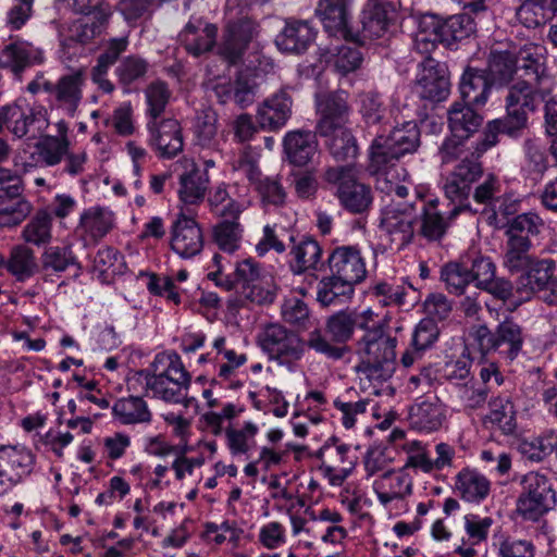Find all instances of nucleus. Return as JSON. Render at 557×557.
<instances>
[{"label":"nucleus","mask_w":557,"mask_h":557,"mask_svg":"<svg viewBox=\"0 0 557 557\" xmlns=\"http://www.w3.org/2000/svg\"><path fill=\"white\" fill-rule=\"evenodd\" d=\"M374 320L375 313L371 309L338 310L325 319L324 331L329 338L317 329L309 333L307 345L331 360H341L351 352L347 343L354 339L356 330H360L362 334L366 333Z\"/></svg>","instance_id":"1"},{"label":"nucleus","mask_w":557,"mask_h":557,"mask_svg":"<svg viewBox=\"0 0 557 557\" xmlns=\"http://www.w3.org/2000/svg\"><path fill=\"white\" fill-rule=\"evenodd\" d=\"M396 345V337L386 334L384 326L374 320L356 341L357 373L374 384L389 380L395 371Z\"/></svg>","instance_id":"2"},{"label":"nucleus","mask_w":557,"mask_h":557,"mask_svg":"<svg viewBox=\"0 0 557 557\" xmlns=\"http://www.w3.org/2000/svg\"><path fill=\"white\" fill-rule=\"evenodd\" d=\"M527 337L524 327L512 317L505 318L493 331L486 325H479L473 332L474 343L482 356L496 352L507 362L515 361L523 354Z\"/></svg>","instance_id":"3"},{"label":"nucleus","mask_w":557,"mask_h":557,"mask_svg":"<svg viewBox=\"0 0 557 557\" xmlns=\"http://www.w3.org/2000/svg\"><path fill=\"white\" fill-rule=\"evenodd\" d=\"M550 94V86L516 79L504 97L505 116L524 132L529 127V115L537 113Z\"/></svg>","instance_id":"4"},{"label":"nucleus","mask_w":557,"mask_h":557,"mask_svg":"<svg viewBox=\"0 0 557 557\" xmlns=\"http://www.w3.org/2000/svg\"><path fill=\"white\" fill-rule=\"evenodd\" d=\"M323 178L336 186L335 195L341 206L348 212L362 214L372 206L371 187L358 180L355 165L330 166L325 170Z\"/></svg>","instance_id":"5"},{"label":"nucleus","mask_w":557,"mask_h":557,"mask_svg":"<svg viewBox=\"0 0 557 557\" xmlns=\"http://www.w3.org/2000/svg\"><path fill=\"white\" fill-rule=\"evenodd\" d=\"M479 156L462 159L457 162L453 171L444 178L443 190L447 199L454 203L451 216H457L460 212H478L470 202L472 185L478 183L484 176V170Z\"/></svg>","instance_id":"6"},{"label":"nucleus","mask_w":557,"mask_h":557,"mask_svg":"<svg viewBox=\"0 0 557 557\" xmlns=\"http://www.w3.org/2000/svg\"><path fill=\"white\" fill-rule=\"evenodd\" d=\"M475 30L474 18L469 13L451 15L445 20L434 14H424L419 22L418 42H441L450 47L457 41L469 38Z\"/></svg>","instance_id":"7"},{"label":"nucleus","mask_w":557,"mask_h":557,"mask_svg":"<svg viewBox=\"0 0 557 557\" xmlns=\"http://www.w3.org/2000/svg\"><path fill=\"white\" fill-rule=\"evenodd\" d=\"M258 343L270 360L289 370L305 354L302 339L295 332L277 323L267 325L259 334Z\"/></svg>","instance_id":"8"},{"label":"nucleus","mask_w":557,"mask_h":557,"mask_svg":"<svg viewBox=\"0 0 557 557\" xmlns=\"http://www.w3.org/2000/svg\"><path fill=\"white\" fill-rule=\"evenodd\" d=\"M556 262L550 258H535L519 275L516 282L517 293L530 298L537 294L540 299L550 306L557 305Z\"/></svg>","instance_id":"9"},{"label":"nucleus","mask_w":557,"mask_h":557,"mask_svg":"<svg viewBox=\"0 0 557 557\" xmlns=\"http://www.w3.org/2000/svg\"><path fill=\"white\" fill-rule=\"evenodd\" d=\"M524 491L518 497L517 512L524 519L537 521L552 510L556 495L549 480L540 473L530 472L524 476Z\"/></svg>","instance_id":"10"},{"label":"nucleus","mask_w":557,"mask_h":557,"mask_svg":"<svg viewBox=\"0 0 557 557\" xmlns=\"http://www.w3.org/2000/svg\"><path fill=\"white\" fill-rule=\"evenodd\" d=\"M418 220L416 207L407 202H392L381 211L380 228L397 250L408 246L414 237Z\"/></svg>","instance_id":"11"},{"label":"nucleus","mask_w":557,"mask_h":557,"mask_svg":"<svg viewBox=\"0 0 557 557\" xmlns=\"http://www.w3.org/2000/svg\"><path fill=\"white\" fill-rule=\"evenodd\" d=\"M395 18L394 9L380 0H368L358 25L350 26L348 36L360 45L383 37Z\"/></svg>","instance_id":"12"},{"label":"nucleus","mask_w":557,"mask_h":557,"mask_svg":"<svg viewBox=\"0 0 557 557\" xmlns=\"http://www.w3.org/2000/svg\"><path fill=\"white\" fill-rule=\"evenodd\" d=\"M318 121L315 134L332 135L335 131L348 127L350 107L348 94L344 90L318 95L315 98Z\"/></svg>","instance_id":"13"},{"label":"nucleus","mask_w":557,"mask_h":557,"mask_svg":"<svg viewBox=\"0 0 557 557\" xmlns=\"http://www.w3.org/2000/svg\"><path fill=\"white\" fill-rule=\"evenodd\" d=\"M314 457L321 461L319 470L333 486L342 485L356 465L355 457L350 455V446L336 437L329 438Z\"/></svg>","instance_id":"14"},{"label":"nucleus","mask_w":557,"mask_h":557,"mask_svg":"<svg viewBox=\"0 0 557 557\" xmlns=\"http://www.w3.org/2000/svg\"><path fill=\"white\" fill-rule=\"evenodd\" d=\"M257 34L258 24L250 18L245 17L227 23L222 40L218 45V54L228 65L242 63L249 44Z\"/></svg>","instance_id":"15"},{"label":"nucleus","mask_w":557,"mask_h":557,"mask_svg":"<svg viewBox=\"0 0 557 557\" xmlns=\"http://www.w3.org/2000/svg\"><path fill=\"white\" fill-rule=\"evenodd\" d=\"M150 149L160 159H173L183 151L182 126L176 119L149 120L147 122Z\"/></svg>","instance_id":"16"},{"label":"nucleus","mask_w":557,"mask_h":557,"mask_svg":"<svg viewBox=\"0 0 557 557\" xmlns=\"http://www.w3.org/2000/svg\"><path fill=\"white\" fill-rule=\"evenodd\" d=\"M2 124L16 138H22L27 134L32 137L41 134L48 127L49 121L44 108L22 107L14 103L2 108Z\"/></svg>","instance_id":"17"},{"label":"nucleus","mask_w":557,"mask_h":557,"mask_svg":"<svg viewBox=\"0 0 557 557\" xmlns=\"http://www.w3.org/2000/svg\"><path fill=\"white\" fill-rule=\"evenodd\" d=\"M450 91V83L446 70L436 60L426 58L421 64L416 78V92L420 98L441 102Z\"/></svg>","instance_id":"18"},{"label":"nucleus","mask_w":557,"mask_h":557,"mask_svg":"<svg viewBox=\"0 0 557 557\" xmlns=\"http://www.w3.org/2000/svg\"><path fill=\"white\" fill-rule=\"evenodd\" d=\"M326 262L330 273L354 285L361 283L367 276L366 262L358 246L335 247L329 255Z\"/></svg>","instance_id":"19"},{"label":"nucleus","mask_w":557,"mask_h":557,"mask_svg":"<svg viewBox=\"0 0 557 557\" xmlns=\"http://www.w3.org/2000/svg\"><path fill=\"white\" fill-rule=\"evenodd\" d=\"M515 52L518 66L517 79L531 81L542 85H547L552 81L545 47L530 42Z\"/></svg>","instance_id":"20"},{"label":"nucleus","mask_w":557,"mask_h":557,"mask_svg":"<svg viewBox=\"0 0 557 557\" xmlns=\"http://www.w3.org/2000/svg\"><path fill=\"white\" fill-rule=\"evenodd\" d=\"M171 248L180 257L189 259L203 248L202 231L193 218L180 213L171 227Z\"/></svg>","instance_id":"21"},{"label":"nucleus","mask_w":557,"mask_h":557,"mask_svg":"<svg viewBox=\"0 0 557 557\" xmlns=\"http://www.w3.org/2000/svg\"><path fill=\"white\" fill-rule=\"evenodd\" d=\"M218 26L202 17H191L178 34V40L193 57L210 52L216 46Z\"/></svg>","instance_id":"22"},{"label":"nucleus","mask_w":557,"mask_h":557,"mask_svg":"<svg viewBox=\"0 0 557 557\" xmlns=\"http://www.w3.org/2000/svg\"><path fill=\"white\" fill-rule=\"evenodd\" d=\"M114 225L113 214L100 207H91L81 214L76 234L85 247L96 246Z\"/></svg>","instance_id":"23"},{"label":"nucleus","mask_w":557,"mask_h":557,"mask_svg":"<svg viewBox=\"0 0 557 557\" xmlns=\"http://www.w3.org/2000/svg\"><path fill=\"white\" fill-rule=\"evenodd\" d=\"M293 99L286 89H280L258 108L257 119L260 127L277 131L285 126L292 116Z\"/></svg>","instance_id":"24"},{"label":"nucleus","mask_w":557,"mask_h":557,"mask_svg":"<svg viewBox=\"0 0 557 557\" xmlns=\"http://www.w3.org/2000/svg\"><path fill=\"white\" fill-rule=\"evenodd\" d=\"M315 30L306 21L288 20L276 36L275 44L284 53L302 54L313 44Z\"/></svg>","instance_id":"25"},{"label":"nucleus","mask_w":557,"mask_h":557,"mask_svg":"<svg viewBox=\"0 0 557 557\" xmlns=\"http://www.w3.org/2000/svg\"><path fill=\"white\" fill-rule=\"evenodd\" d=\"M446 419V409L437 396H426L418 399L409 412L411 428L433 432L438 430Z\"/></svg>","instance_id":"26"},{"label":"nucleus","mask_w":557,"mask_h":557,"mask_svg":"<svg viewBox=\"0 0 557 557\" xmlns=\"http://www.w3.org/2000/svg\"><path fill=\"white\" fill-rule=\"evenodd\" d=\"M111 11L108 7H96L89 14L75 20L69 27V40L82 45L100 37L108 27Z\"/></svg>","instance_id":"27"},{"label":"nucleus","mask_w":557,"mask_h":557,"mask_svg":"<svg viewBox=\"0 0 557 557\" xmlns=\"http://www.w3.org/2000/svg\"><path fill=\"white\" fill-rule=\"evenodd\" d=\"M292 243L289 250V268L294 274H304L307 271L319 269L322 259V247L313 237L302 235L296 239L289 236Z\"/></svg>","instance_id":"28"},{"label":"nucleus","mask_w":557,"mask_h":557,"mask_svg":"<svg viewBox=\"0 0 557 557\" xmlns=\"http://www.w3.org/2000/svg\"><path fill=\"white\" fill-rule=\"evenodd\" d=\"M83 82L81 72H75L60 77L54 85L46 83L45 89L54 96L60 108L73 116L83 97Z\"/></svg>","instance_id":"29"},{"label":"nucleus","mask_w":557,"mask_h":557,"mask_svg":"<svg viewBox=\"0 0 557 557\" xmlns=\"http://www.w3.org/2000/svg\"><path fill=\"white\" fill-rule=\"evenodd\" d=\"M377 499L384 506L395 499H403L412 493V480L403 470L385 471L373 482Z\"/></svg>","instance_id":"30"},{"label":"nucleus","mask_w":557,"mask_h":557,"mask_svg":"<svg viewBox=\"0 0 557 557\" xmlns=\"http://www.w3.org/2000/svg\"><path fill=\"white\" fill-rule=\"evenodd\" d=\"M350 2L351 0H319L315 15L331 35L343 34L348 36Z\"/></svg>","instance_id":"31"},{"label":"nucleus","mask_w":557,"mask_h":557,"mask_svg":"<svg viewBox=\"0 0 557 557\" xmlns=\"http://www.w3.org/2000/svg\"><path fill=\"white\" fill-rule=\"evenodd\" d=\"M492 85L484 71L467 67L459 83L461 102L483 107L488 100Z\"/></svg>","instance_id":"32"},{"label":"nucleus","mask_w":557,"mask_h":557,"mask_svg":"<svg viewBox=\"0 0 557 557\" xmlns=\"http://www.w3.org/2000/svg\"><path fill=\"white\" fill-rule=\"evenodd\" d=\"M315 135L306 131H293L285 135L284 152L292 164L304 166L312 160L318 150Z\"/></svg>","instance_id":"33"},{"label":"nucleus","mask_w":557,"mask_h":557,"mask_svg":"<svg viewBox=\"0 0 557 557\" xmlns=\"http://www.w3.org/2000/svg\"><path fill=\"white\" fill-rule=\"evenodd\" d=\"M472 104L456 101L449 108L448 127L454 137L468 139L481 127L483 116L476 112Z\"/></svg>","instance_id":"34"},{"label":"nucleus","mask_w":557,"mask_h":557,"mask_svg":"<svg viewBox=\"0 0 557 557\" xmlns=\"http://www.w3.org/2000/svg\"><path fill=\"white\" fill-rule=\"evenodd\" d=\"M516 52L511 50H492L484 71L493 85L509 86L518 76Z\"/></svg>","instance_id":"35"},{"label":"nucleus","mask_w":557,"mask_h":557,"mask_svg":"<svg viewBox=\"0 0 557 557\" xmlns=\"http://www.w3.org/2000/svg\"><path fill=\"white\" fill-rule=\"evenodd\" d=\"M438 199H431L423 205L421 212L420 234L429 242L440 243L446 235L451 221V209L447 215L438 210Z\"/></svg>","instance_id":"36"},{"label":"nucleus","mask_w":557,"mask_h":557,"mask_svg":"<svg viewBox=\"0 0 557 557\" xmlns=\"http://www.w3.org/2000/svg\"><path fill=\"white\" fill-rule=\"evenodd\" d=\"M455 491L465 502L479 504L490 495L491 482L476 470L463 469L456 475Z\"/></svg>","instance_id":"37"},{"label":"nucleus","mask_w":557,"mask_h":557,"mask_svg":"<svg viewBox=\"0 0 557 557\" xmlns=\"http://www.w3.org/2000/svg\"><path fill=\"white\" fill-rule=\"evenodd\" d=\"M355 285L330 273L317 287V300L322 307L341 306L352 297Z\"/></svg>","instance_id":"38"},{"label":"nucleus","mask_w":557,"mask_h":557,"mask_svg":"<svg viewBox=\"0 0 557 557\" xmlns=\"http://www.w3.org/2000/svg\"><path fill=\"white\" fill-rule=\"evenodd\" d=\"M490 412L486 416V422L493 428L499 430L504 435H513L517 431V410L509 396H497L492 398Z\"/></svg>","instance_id":"39"},{"label":"nucleus","mask_w":557,"mask_h":557,"mask_svg":"<svg viewBox=\"0 0 557 557\" xmlns=\"http://www.w3.org/2000/svg\"><path fill=\"white\" fill-rule=\"evenodd\" d=\"M506 135L512 139H518L522 136L523 132L511 123L506 116L495 119L486 123L482 137L476 141L473 152L481 157L488 149L495 147L499 139V135Z\"/></svg>","instance_id":"40"},{"label":"nucleus","mask_w":557,"mask_h":557,"mask_svg":"<svg viewBox=\"0 0 557 557\" xmlns=\"http://www.w3.org/2000/svg\"><path fill=\"white\" fill-rule=\"evenodd\" d=\"M112 412L122 424L149 423L152 418L147 403L139 396H129L116 400L112 407Z\"/></svg>","instance_id":"41"},{"label":"nucleus","mask_w":557,"mask_h":557,"mask_svg":"<svg viewBox=\"0 0 557 557\" xmlns=\"http://www.w3.org/2000/svg\"><path fill=\"white\" fill-rule=\"evenodd\" d=\"M5 61L2 67L10 70L20 79L21 74L37 60V51L24 40H15L2 50Z\"/></svg>","instance_id":"42"},{"label":"nucleus","mask_w":557,"mask_h":557,"mask_svg":"<svg viewBox=\"0 0 557 557\" xmlns=\"http://www.w3.org/2000/svg\"><path fill=\"white\" fill-rule=\"evenodd\" d=\"M385 140L400 157L416 152L420 146V129L417 122L408 121L395 126Z\"/></svg>","instance_id":"43"},{"label":"nucleus","mask_w":557,"mask_h":557,"mask_svg":"<svg viewBox=\"0 0 557 557\" xmlns=\"http://www.w3.org/2000/svg\"><path fill=\"white\" fill-rule=\"evenodd\" d=\"M2 460L7 463V468L2 469V476H8V480L15 484L30 472L33 456L23 447L2 445Z\"/></svg>","instance_id":"44"},{"label":"nucleus","mask_w":557,"mask_h":557,"mask_svg":"<svg viewBox=\"0 0 557 557\" xmlns=\"http://www.w3.org/2000/svg\"><path fill=\"white\" fill-rule=\"evenodd\" d=\"M209 178L207 173L200 172L197 168L180 175V199L189 205H195L205 198Z\"/></svg>","instance_id":"45"},{"label":"nucleus","mask_w":557,"mask_h":557,"mask_svg":"<svg viewBox=\"0 0 557 557\" xmlns=\"http://www.w3.org/2000/svg\"><path fill=\"white\" fill-rule=\"evenodd\" d=\"M531 248V240L506 238L503 264L509 273H521L535 259L529 253Z\"/></svg>","instance_id":"46"},{"label":"nucleus","mask_w":557,"mask_h":557,"mask_svg":"<svg viewBox=\"0 0 557 557\" xmlns=\"http://www.w3.org/2000/svg\"><path fill=\"white\" fill-rule=\"evenodd\" d=\"M502 195V183L493 173L484 175L483 181L478 182L472 193L473 200L484 207L483 211H492L490 219H496V206L500 201Z\"/></svg>","instance_id":"47"},{"label":"nucleus","mask_w":557,"mask_h":557,"mask_svg":"<svg viewBox=\"0 0 557 557\" xmlns=\"http://www.w3.org/2000/svg\"><path fill=\"white\" fill-rule=\"evenodd\" d=\"M321 137L325 139V146L336 161H348L357 157V140L348 127Z\"/></svg>","instance_id":"48"},{"label":"nucleus","mask_w":557,"mask_h":557,"mask_svg":"<svg viewBox=\"0 0 557 557\" xmlns=\"http://www.w3.org/2000/svg\"><path fill=\"white\" fill-rule=\"evenodd\" d=\"M243 232L238 221L222 220L212 230L213 242L221 250L233 253L240 247Z\"/></svg>","instance_id":"49"},{"label":"nucleus","mask_w":557,"mask_h":557,"mask_svg":"<svg viewBox=\"0 0 557 557\" xmlns=\"http://www.w3.org/2000/svg\"><path fill=\"white\" fill-rule=\"evenodd\" d=\"M543 220L535 212H525L518 214L507 223L505 236L507 239L531 240V236H536L541 232Z\"/></svg>","instance_id":"50"},{"label":"nucleus","mask_w":557,"mask_h":557,"mask_svg":"<svg viewBox=\"0 0 557 557\" xmlns=\"http://www.w3.org/2000/svg\"><path fill=\"white\" fill-rule=\"evenodd\" d=\"M385 141V136H377L370 147V161L368 165L370 174L374 175L385 172L401 158L394 148Z\"/></svg>","instance_id":"51"},{"label":"nucleus","mask_w":557,"mask_h":557,"mask_svg":"<svg viewBox=\"0 0 557 557\" xmlns=\"http://www.w3.org/2000/svg\"><path fill=\"white\" fill-rule=\"evenodd\" d=\"M146 387L152 392L154 397L171 404H182L188 391V388L170 382L163 376L150 374H146Z\"/></svg>","instance_id":"52"},{"label":"nucleus","mask_w":557,"mask_h":557,"mask_svg":"<svg viewBox=\"0 0 557 557\" xmlns=\"http://www.w3.org/2000/svg\"><path fill=\"white\" fill-rule=\"evenodd\" d=\"M69 147V139H60L51 135H46L35 144V151L40 162L48 166H53L59 164L65 154H67Z\"/></svg>","instance_id":"53"},{"label":"nucleus","mask_w":557,"mask_h":557,"mask_svg":"<svg viewBox=\"0 0 557 557\" xmlns=\"http://www.w3.org/2000/svg\"><path fill=\"white\" fill-rule=\"evenodd\" d=\"M471 277L469 267L463 262H448L441 269V280L450 294L462 295L471 283Z\"/></svg>","instance_id":"54"},{"label":"nucleus","mask_w":557,"mask_h":557,"mask_svg":"<svg viewBox=\"0 0 557 557\" xmlns=\"http://www.w3.org/2000/svg\"><path fill=\"white\" fill-rule=\"evenodd\" d=\"M71 265H78L70 247L51 246L41 256V267L47 273H61Z\"/></svg>","instance_id":"55"},{"label":"nucleus","mask_w":557,"mask_h":557,"mask_svg":"<svg viewBox=\"0 0 557 557\" xmlns=\"http://www.w3.org/2000/svg\"><path fill=\"white\" fill-rule=\"evenodd\" d=\"M52 218L46 210L38 211L23 230L25 242L34 245H42L51 238Z\"/></svg>","instance_id":"56"},{"label":"nucleus","mask_w":557,"mask_h":557,"mask_svg":"<svg viewBox=\"0 0 557 557\" xmlns=\"http://www.w3.org/2000/svg\"><path fill=\"white\" fill-rule=\"evenodd\" d=\"M258 431V426L250 421L245 422L244 426L239 430L227 428L225 430V436L231 454L234 456L247 454Z\"/></svg>","instance_id":"57"},{"label":"nucleus","mask_w":557,"mask_h":557,"mask_svg":"<svg viewBox=\"0 0 557 557\" xmlns=\"http://www.w3.org/2000/svg\"><path fill=\"white\" fill-rule=\"evenodd\" d=\"M498 557H534L535 546L531 540L502 534L495 544Z\"/></svg>","instance_id":"58"},{"label":"nucleus","mask_w":557,"mask_h":557,"mask_svg":"<svg viewBox=\"0 0 557 557\" xmlns=\"http://www.w3.org/2000/svg\"><path fill=\"white\" fill-rule=\"evenodd\" d=\"M171 95V90L164 82L157 81L147 86L145 96L149 120H158L161 116L170 101Z\"/></svg>","instance_id":"59"},{"label":"nucleus","mask_w":557,"mask_h":557,"mask_svg":"<svg viewBox=\"0 0 557 557\" xmlns=\"http://www.w3.org/2000/svg\"><path fill=\"white\" fill-rule=\"evenodd\" d=\"M7 267L18 281L28 278L36 268L33 250L25 246L15 247Z\"/></svg>","instance_id":"60"},{"label":"nucleus","mask_w":557,"mask_h":557,"mask_svg":"<svg viewBox=\"0 0 557 557\" xmlns=\"http://www.w3.org/2000/svg\"><path fill=\"white\" fill-rule=\"evenodd\" d=\"M360 113L368 125L380 124L386 115V106L377 91L360 95Z\"/></svg>","instance_id":"61"},{"label":"nucleus","mask_w":557,"mask_h":557,"mask_svg":"<svg viewBox=\"0 0 557 557\" xmlns=\"http://www.w3.org/2000/svg\"><path fill=\"white\" fill-rule=\"evenodd\" d=\"M545 0H525L516 11L517 20L527 28H536L547 21Z\"/></svg>","instance_id":"62"},{"label":"nucleus","mask_w":557,"mask_h":557,"mask_svg":"<svg viewBox=\"0 0 557 557\" xmlns=\"http://www.w3.org/2000/svg\"><path fill=\"white\" fill-rule=\"evenodd\" d=\"M149 64L143 58L129 55L121 61L115 72L121 84L127 86L140 78H143Z\"/></svg>","instance_id":"63"},{"label":"nucleus","mask_w":557,"mask_h":557,"mask_svg":"<svg viewBox=\"0 0 557 557\" xmlns=\"http://www.w3.org/2000/svg\"><path fill=\"white\" fill-rule=\"evenodd\" d=\"M106 124L112 126L114 132L120 136H132L136 131V126L131 103H123L115 108L111 116L106 120Z\"/></svg>","instance_id":"64"}]
</instances>
